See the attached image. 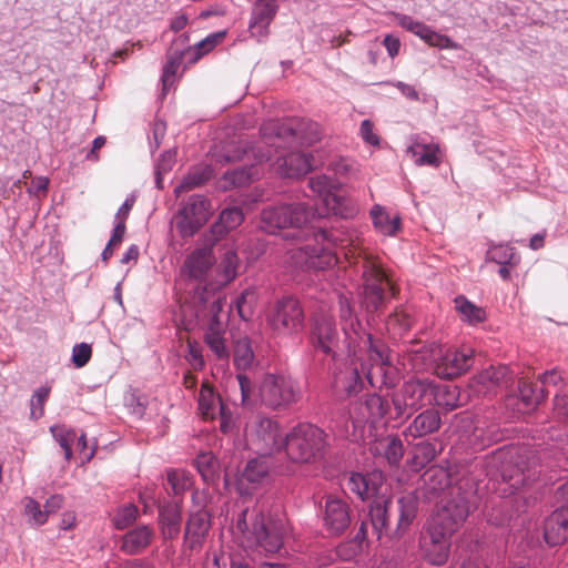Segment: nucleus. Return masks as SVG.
<instances>
[{
	"label": "nucleus",
	"instance_id": "62",
	"mask_svg": "<svg viewBox=\"0 0 568 568\" xmlns=\"http://www.w3.org/2000/svg\"><path fill=\"white\" fill-rule=\"evenodd\" d=\"M385 84H389L399 90V92L410 101H419V93L414 85L405 83L403 81H386Z\"/></svg>",
	"mask_w": 568,
	"mask_h": 568
},
{
	"label": "nucleus",
	"instance_id": "5",
	"mask_svg": "<svg viewBox=\"0 0 568 568\" xmlns=\"http://www.w3.org/2000/svg\"><path fill=\"white\" fill-rule=\"evenodd\" d=\"M336 241L333 232L320 229L314 233V244L291 250V262L298 270H327L337 262Z\"/></svg>",
	"mask_w": 568,
	"mask_h": 568
},
{
	"label": "nucleus",
	"instance_id": "13",
	"mask_svg": "<svg viewBox=\"0 0 568 568\" xmlns=\"http://www.w3.org/2000/svg\"><path fill=\"white\" fill-rule=\"evenodd\" d=\"M389 410V403L377 394L366 395L356 402L349 410V417L355 430H361L363 437L366 428L371 434L373 428L383 422Z\"/></svg>",
	"mask_w": 568,
	"mask_h": 568
},
{
	"label": "nucleus",
	"instance_id": "36",
	"mask_svg": "<svg viewBox=\"0 0 568 568\" xmlns=\"http://www.w3.org/2000/svg\"><path fill=\"white\" fill-rule=\"evenodd\" d=\"M243 220L244 214L242 209L237 206L226 207L220 213L219 220L211 226L212 235L215 240H219L229 231L241 225Z\"/></svg>",
	"mask_w": 568,
	"mask_h": 568
},
{
	"label": "nucleus",
	"instance_id": "11",
	"mask_svg": "<svg viewBox=\"0 0 568 568\" xmlns=\"http://www.w3.org/2000/svg\"><path fill=\"white\" fill-rule=\"evenodd\" d=\"M247 509L243 510L236 520V529L241 532L246 542L247 547L261 549L265 554H274L282 547V536L273 527H268L265 524L262 515L257 516L252 524V528L248 529L246 523Z\"/></svg>",
	"mask_w": 568,
	"mask_h": 568
},
{
	"label": "nucleus",
	"instance_id": "50",
	"mask_svg": "<svg viewBox=\"0 0 568 568\" xmlns=\"http://www.w3.org/2000/svg\"><path fill=\"white\" fill-rule=\"evenodd\" d=\"M50 388L41 386L34 390L30 400V417L34 420L41 418L44 414V404L49 398Z\"/></svg>",
	"mask_w": 568,
	"mask_h": 568
},
{
	"label": "nucleus",
	"instance_id": "25",
	"mask_svg": "<svg viewBox=\"0 0 568 568\" xmlns=\"http://www.w3.org/2000/svg\"><path fill=\"white\" fill-rule=\"evenodd\" d=\"M381 483V474L351 473L345 479L344 488L364 501L378 494Z\"/></svg>",
	"mask_w": 568,
	"mask_h": 568
},
{
	"label": "nucleus",
	"instance_id": "38",
	"mask_svg": "<svg viewBox=\"0 0 568 568\" xmlns=\"http://www.w3.org/2000/svg\"><path fill=\"white\" fill-rule=\"evenodd\" d=\"M213 174V170L207 164H200L192 168L182 179L181 183L175 186L174 193L180 196L182 192L189 191L203 185Z\"/></svg>",
	"mask_w": 568,
	"mask_h": 568
},
{
	"label": "nucleus",
	"instance_id": "26",
	"mask_svg": "<svg viewBox=\"0 0 568 568\" xmlns=\"http://www.w3.org/2000/svg\"><path fill=\"white\" fill-rule=\"evenodd\" d=\"M210 516L201 509L190 515L184 534V545L191 550L202 547L204 538L210 529Z\"/></svg>",
	"mask_w": 568,
	"mask_h": 568
},
{
	"label": "nucleus",
	"instance_id": "9",
	"mask_svg": "<svg viewBox=\"0 0 568 568\" xmlns=\"http://www.w3.org/2000/svg\"><path fill=\"white\" fill-rule=\"evenodd\" d=\"M313 216L312 207L305 202L283 203L262 211L261 227L268 233L284 229L300 230Z\"/></svg>",
	"mask_w": 568,
	"mask_h": 568
},
{
	"label": "nucleus",
	"instance_id": "51",
	"mask_svg": "<svg viewBox=\"0 0 568 568\" xmlns=\"http://www.w3.org/2000/svg\"><path fill=\"white\" fill-rule=\"evenodd\" d=\"M498 436L491 432H486L480 427H475L473 433L467 437V443L474 452L484 449L493 442L497 440Z\"/></svg>",
	"mask_w": 568,
	"mask_h": 568
},
{
	"label": "nucleus",
	"instance_id": "21",
	"mask_svg": "<svg viewBox=\"0 0 568 568\" xmlns=\"http://www.w3.org/2000/svg\"><path fill=\"white\" fill-rule=\"evenodd\" d=\"M223 307L221 297L212 302L211 311L214 312L204 333V342L219 359L229 358V349L225 341V325L217 318L216 313Z\"/></svg>",
	"mask_w": 568,
	"mask_h": 568
},
{
	"label": "nucleus",
	"instance_id": "63",
	"mask_svg": "<svg viewBox=\"0 0 568 568\" xmlns=\"http://www.w3.org/2000/svg\"><path fill=\"white\" fill-rule=\"evenodd\" d=\"M126 406L130 408L133 415L138 417H142L144 415L145 400L135 393H132L126 397Z\"/></svg>",
	"mask_w": 568,
	"mask_h": 568
},
{
	"label": "nucleus",
	"instance_id": "19",
	"mask_svg": "<svg viewBox=\"0 0 568 568\" xmlns=\"http://www.w3.org/2000/svg\"><path fill=\"white\" fill-rule=\"evenodd\" d=\"M363 278V305L367 312H375L384 302L383 285L386 282V275L379 266L365 263Z\"/></svg>",
	"mask_w": 568,
	"mask_h": 568
},
{
	"label": "nucleus",
	"instance_id": "52",
	"mask_svg": "<svg viewBox=\"0 0 568 568\" xmlns=\"http://www.w3.org/2000/svg\"><path fill=\"white\" fill-rule=\"evenodd\" d=\"M24 513L29 517L31 525L41 526L47 519V511L41 509V505L33 498L27 497L24 503Z\"/></svg>",
	"mask_w": 568,
	"mask_h": 568
},
{
	"label": "nucleus",
	"instance_id": "55",
	"mask_svg": "<svg viewBox=\"0 0 568 568\" xmlns=\"http://www.w3.org/2000/svg\"><path fill=\"white\" fill-rule=\"evenodd\" d=\"M168 483L175 495L185 490L190 485L186 474L179 469H171L168 471Z\"/></svg>",
	"mask_w": 568,
	"mask_h": 568
},
{
	"label": "nucleus",
	"instance_id": "58",
	"mask_svg": "<svg viewBox=\"0 0 568 568\" xmlns=\"http://www.w3.org/2000/svg\"><path fill=\"white\" fill-rule=\"evenodd\" d=\"M225 31H219L209 34L205 39L201 40L194 45V49L196 50L197 58L202 57L203 54L210 52L219 42L222 41V39L225 37Z\"/></svg>",
	"mask_w": 568,
	"mask_h": 568
},
{
	"label": "nucleus",
	"instance_id": "47",
	"mask_svg": "<svg viewBox=\"0 0 568 568\" xmlns=\"http://www.w3.org/2000/svg\"><path fill=\"white\" fill-rule=\"evenodd\" d=\"M50 432L53 438L63 449L65 460H70L72 457V443L77 438L75 432L64 425L51 426Z\"/></svg>",
	"mask_w": 568,
	"mask_h": 568
},
{
	"label": "nucleus",
	"instance_id": "61",
	"mask_svg": "<svg viewBox=\"0 0 568 568\" xmlns=\"http://www.w3.org/2000/svg\"><path fill=\"white\" fill-rule=\"evenodd\" d=\"M359 134L365 143L374 146L379 144V138L374 132V124L371 120L366 119L362 121L359 126Z\"/></svg>",
	"mask_w": 568,
	"mask_h": 568
},
{
	"label": "nucleus",
	"instance_id": "3",
	"mask_svg": "<svg viewBox=\"0 0 568 568\" xmlns=\"http://www.w3.org/2000/svg\"><path fill=\"white\" fill-rule=\"evenodd\" d=\"M263 145L266 144L263 142V135L261 134L258 141L240 140L231 150L221 155L224 162H252L250 166H241L225 172L223 175L225 187L243 186L258 179L260 170L257 165L272 160L271 152H264Z\"/></svg>",
	"mask_w": 568,
	"mask_h": 568
},
{
	"label": "nucleus",
	"instance_id": "31",
	"mask_svg": "<svg viewBox=\"0 0 568 568\" xmlns=\"http://www.w3.org/2000/svg\"><path fill=\"white\" fill-rule=\"evenodd\" d=\"M399 509V518L395 530L389 535L390 539H399L416 517L417 498L414 494H406L397 500Z\"/></svg>",
	"mask_w": 568,
	"mask_h": 568
},
{
	"label": "nucleus",
	"instance_id": "4",
	"mask_svg": "<svg viewBox=\"0 0 568 568\" xmlns=\"http://www.w3.org/2000/svg\"><path fill=\"white\" fill-rule=\"evenodd\" d=\"M284 443L292 463L311 464L324 456L326 434L316 425L300 423L285 434Z\"/></svg>",
	"mask_w": 568,
	"mask_h": 568
},
{
	"label": "nucleus",
	"instance_id": "33",
	"mask_svg": "<svg viewBox=\"0 0 568 568\" xmlns=\"http://www.w3.org/2000/svg\"><path fill=\"white\" fill-rule=\"evenodd\" d=\"M389 503L388 499L379 497L375 498L369 506V523L377 539H382L383 536H388L387 520Z\"/></svg>",
	"mask_w": 568,
	"mask_h": 568
},
{
	"label": "nucleus",
	"instance_id": "18",
	"mask_svg": "<svg viewBox=\"0 0 568 568\" xmlns=\"http://www.w3.org/2000/svg\"><path fill=\"white\" fill-rule=\"evenodd\" d=\"M474 364V349L463 345L446 349L436 362V374L442 378H454L467 372Z\"/></svg>",
	"mask_w": 568,
	"mask_h": 568
},
{
	"label": "nucleus",
	"instance_id": "2",
	"mask_svg": "<svg viewBox=\"0 0 568 568\" xmlns=\"http://www.w3.org/2000/svg\"><path fill=\"white\" fill-rule=\"evenodd\" d=\"M339 323L349 364L334 372V386L351 396L359 392L363 376L372 387H392L397 381L388 346L367 333L345 296H339Z\"/></svg>",
	"mask_w": 568,
	"mask_h": 568
},
{
	"label": "nucleus",
	"instance_id": "53",
	"mask_svg": "<svg viewBox=\"0 0 568 568\" xmlns=\"http://www.w3.org/2000/svg\"><path fill=\"white\" fill-rule=\"evenodd\" d=\"M518 389L521 399L527 405L538 404L544 397L542 388L538 387V385H532L526 381H519Z\"/></svg>",
	"mask_w": 568,
	"mask_h": 568
},
{
	"label": "nucleus",
	"instance_id": "20",
	"mask_svg": "<svg viewBox=\"0 0 568 568\" xmlns=\"http://www.w3.org/2000/svg\"><path fill=\"white\" fill-rule=\"evenodd\" d=\"M323 523L329 535H342L351 525L347 503L336 496H328L325 500Z\"/></svg>",
	"mask_w": 568,
	"mask_h": 568
},
{
	"label": "nucleus",
	"instance_id": "10",
	"mask_svg": "<svg viewBox=\"0 0 568 568\" xmlns=\"http://www.w3.org/2000/svg\"><path fill=\"white\" fill-rule=\"evenodd\" d=\"M435 382L428 378H410L406 381L398 394L393 397L397 417L409 416L413 412L433 404Z\"/></svg>",
	"mask_w": 568,
	"mask_h": 568
},
{
	"label": "nucleus",
	"instance_id": "46",
	"mask_svg": "<svg viewBox=\"0 0 568 568\" xmlns=\"http://www.w3.org/2000/svg\"><path fill=\"white\" fill-rule=\"evenodd\" d=\"M183 50H174L171 48L165 65L163 67V73L161 77L162 90L165 93L166 90L173 84L174 75L182 62Z\"/></svg>",
	"mask_w": 568,
	"mask_h": 568
},
{
	"label": "nucleus",
	"instance_id": "17",
	"mask_svg": "<svg viewBox=\"0 0 568 568\" xmlns=\"http://www.w3.org/2000/svg\"><path fill=\"white\" fill-rule=\"evenodd\" d=\"M276 143L278 141L275 140ZM284 142H280V146L263 145V151H270L272 158L276 155V172L284 178H300L305 175L313 169V163L308 153L303 151H291L281 153L280 149Z\"/></svg>",
	"mask_w": 568,
	"mask_h": 568
},
{
	"label": "nucleus",
	"instance_id": "30",
	"mask_svg": "<svg viewBox=\"0 0 568 568\" xmlns=\"http://www.w3.org/2000/svg\"><path fill=\"white\" fill-rule=\"evenodd\" d=\"M213 257L209 248L194 250L184 261L182 273L190 278L203 280L212 266Z\"/></svg>",
	"mask_w": 568,
	"mask_h": 568
},
{
	"label": "nucleus",
	"instance_id": "8",
	"mask_svg": "<svg viewBox=\"0 0 568 568\" xmlns=\"http://www.w3.org/2000/svg\"><path fill=\"white\" fill-rule=\"evenodd\" d=\"M245 438L251 449L260 455H272L284 449L285 434L280 423L268 416L257 414L245 426Z\"/></svg>",
	"mask_w": 568,
	"mask_h": 568
},
{
	"label": "nucleus",
	"instance_id": "42",
	"mask_svg": "<svg viewBox=\"0 0 568 568\" xmlns=\"http://www.w3.org/2000/svg\"><path fill=\"white\" fill-rule=\"evenodd\" d=\"M433 403L446 410H453L462 405L459 389L453 385H437Z\"/></svg>",
	"mask_w": 568,
	"mask_h": 568
},
{
	"label": "nucleus",
	"instance_id": "64",
	"mask_svg": "<svg viewBox=\"0 0 568 568\" xmlns=\"http://www.w3.org/2000/svg\"><path fill=\"white\" fill-rule=\"evenodd\" d=\"M236 378L241 390L242 404L247 405L251 402L252 383L244 374H237Z\"/></svg>",
	"mask_w": 568,
	"mask_h": 568
},
{
	"label": "nucleus",
	"instance_id": "41",
	"mask_svg": "<svg viewBox=\"0 0 568 568\" xmlns=\"http://www.w3.org/2000/svg\"><path fill=\"white\" fill-rule=\"evenodd\" d=\"M233 362L237 369H250L255 362L251 339L247 336L240 337L234 345Z\"/></svg>",
	"mask_w": 568,
	"mask_h": 568
},
{
	"label": "nucleus",
	"instance_id": "49",
	"mask_svg": "<svg viewBox=\"0 0 568 568\" xmlns=\"http://www.w3.org/2000/svg\"><path fill=\"white\" fill-rule=\"evenodd\" d=\"M194 466L205 481L213 480L217 469V463L211 453H201L194 459Z\"/></svg>",
	"mask_w": 568,
	"mask_h": 568
},
{
	"label": "nucleus",
	"instance_id": "54",
	"mask_svg": "<svg viewBox=\"0 0 568 568\" xmlns=\"http://www.w3.org/2000/svg\"><path fill=\"white\" fill-rule=\"evenodd\" d=\"M174 162H175V151H173V150H168L160 155V158L155 164V183H156L158 187H161V181H162L161 175L169 172L172 169Z\"/></svg>",
	"mask_w": 568,
	"mask_h": 568
},
{
	"label": "nucleus",
	"instance_id": "16",
	"mask_svg": "<svg viewBox=\"0 0 568 568\" xmlns=\"http://www.w3.org/2000/svg\"><path fill=\"white\" fill-rule=\"evenodd\" d=\"M453 535L428 523L420 538V551L425 560L434 566L445 565L449 557Z\"/></svg>",
	"mask_w": 568,
	"mask_h": 568
},
{
	"label": "nucleus",
	"instance_id": "15",
	"mask_svg": "<svg viewBox=\"0 0 568 568\" xmlns=\"http://www.w3.org/2000/svg\"><path fill=\"white\" fill-rule=\"evenodd\" d=\"M267 321L278 334L297 333L304 326V311L297 298L283 296L275 302Z\"/></svg>",
	"mask_w": 568,
	"mask_h": 568
},
{
	"label": "nucleus",
	"instance_id": "23",
	"mask_svg": "<svg viewBox=\"0 0 568 568\" xmlns=\"http://www.w3.org/2000/svg\"><path fill=\"white\" fill-rule=\"evenodd\" d=\"M542 537L549 547L568 541V506L555 509L544 519Z\"/></svg>",
	"mask_w": 568,
	"mask_h": 568
},
{
	"label": "nucleus",
	"instance_id": "7",
	"mask_svg": "<svg viewBox=\"0 0 568 568\" xmlns=\"http://www.w3.org/2000/svg\"><path fill=\"white\" fill-rule=\"evenodd\" d=\"M260 133L263 142L271 146H280L278 142H296L311 145L320 140V124L305 119L270 120L262 124Z\"/></svg>",
	"mask_w": 568,
	"mask_h": 568
},
{
	"label": "nucleus",
	"instance_id": "32",
	"mask_svg": "<svg viewBox=\"0 0 568 568\" xmlns=\"http://www.w3.org/2000/svg\"><path fill=\"white\" fill-rule=\"evenodd\" d=\"M270 455H261L260 457L247 460L242 473L244 480L250 484H264L270 480L273 464Z\"/></svg>",
	"mask_w": 568,
	"mask_h": 568
},
{
	"label": "nucleus",
	"instance_id": "57",
	"mask_svg": "<svg viewBox=\"0 0 568 568\" xmlns=\"http://www.w3.org/2000/svg\"><path fill=\"white\" fill-rule=\"evenodd\" d=\"M185 358L196 371H201L204 367L205 363L202 355V348L195 341H187V353Z\"/></svg>",
	"mask_w": 568,
	"mask_h": 568
},
{
	"label": "nucleus",
	"instance_id": "24",
	"mask_svg": "<svg viewBox=\"0 0 568 568\" xmlns=\"http://www.w3.org/2000/svg\"><path fill=\"white\" fill-rule=\"evenodd\" d=\"M513 381V374L505 365L490 366L480 372L471 383L478 393L484 395L494 394L496 388L508 387Z\"/></svg>",
	"mask_w": 568,
	"mask_h": 568
},
{
	"label": "nucleus",
	"instance_id": "1",
	"mask_svg": "<svg viewBox=\"0 0 568 568\" xmlns=\"http://www.w3.org/2000/svg\"><path fill=\"white\" fill-rule=\"evenodd\" d=\"M503 457L504 454L498 453L486 463L475 458L469 468H463L457 474L442 468L427 470L423 478L425 483H428L429 490H444L428 523L455 534L466 521L471 508L476 507L480 485V479L476 474H481L484 467L486 476H488L486 487L494 490L501 499L520 495L524 488L530 486L541 471L529 465L513 464V458L505 460ZM508 504V500H504L499 505L500 511L493 509L491 513H488V521L498 527L510 521L514 515L520 511V507L517 506L516 510H509Z\"/></svg>",
	"mask_w": 568,
	"mask_h": 568
},
{
	"label": "nucleus",
	"instance_id": "48",
	"mask_svg": "<svg viewBox=\"0 0 568 568\" xmlns=\"http://www.w3.org/2000/svg\"><path fill=\"white\" fill-rule=\"evenodd\" d=\"M138 516V507L133 504H125L116 509L112 523L116 529H124L131 526L136 520Z\"/></svg>",
	"mask_w": 568,
	"mask_h": 568
},
{
	"label": "nucleus",
	"instance_id": "43",
	"mask_svg": "<svg viewBox=\"0 0 568 568\" xmlns=\"http://www.w3.org/2000/svg\"><path fill=\"white\" fill-rule=\"evenodd\" d=\"M375 449L383 453L385 459L389 465L396 466L399 464L403 457V443L398 437L387 436L379 439L375 446Z\"/></svg>",
	"mask_w": 568,
	"mask_h": 568
},
{
	"label": "nucleus",
	"instance_id": "22",
	"mask_svg": "<svg viewBox=\"0 0 568 568\" xmlns=\"http://www.w3.org/2000/svg\"><path fill=\"white\" fill-rule=\"evenodd\" d=\"M308 185L322 200L327 212L343 215V197L337 193L339 183L336 179L325 174L315 175L308 180Z\"/></svg>",
	"mask_w": 568,
	"mask_h": 568
},
{
	"label": "nucleus",
	"instance_id": "60",
	"mask_svg": "<svg viewBox=\"0 0 568 568\" xmlns=\"http://www.w3.org/2000/svg\"><path fill=\"white\" fill-rule=\"evenodd\" d=\"M412 325V318L403 313V312H396L388 316L386 321V326L388 329L395 328L398 326L399 331H407Z\"/></svg>",
	"mask_w": 568,
	"mask_h": 568
},
{
	"label": "nucleus",
	"instance_id": "34",
	"mask_svg": "<svg viewBox=\"0 0 568 568\" xmlns=\"http://www.w3.org/2000/svg\"><path fill=\"white\" fill-rule=\"evenodd\" d=\"M440 426V416L435 409H426L417 415L408 426V433L414 438L424 437L438 430Z\"/></svg>",
	"mask_w": 568,
	"mask_h": 568
},
{
	"label": "nucleus",
	"instance_id": "6",
	"mask_svg": "<svg viewBox=\"0 0 568 568\" xmlns=\"http://www.w3.org/2000/svg\"><path fill=\"white\" fill-rule=\"evenodd\" d=\"M260 402L272 410H285L302 398V388L287 373H265L258 381Z\"/></svg>",
	"mask_w": 568,
	"mask_h": 568
},
{
	"label": "nucleus",
	"instance_id": "45",
	"mask_svg": "<svg viewBox=\"0 0 568 568\" xmlns=\"http://www.w3.org/2000/svg\"><path fill=\"white\" fill-rule=\"evenodd\" d=\"M257 302V293L255 288H245L235 300L232 308H235L239 316L243 321H250L254 314V307Z\"/></svg>",
	"mask_w": 568,
	"mask_h": 568
},
{
	"label": "nucleus",
	"instance_id": "44",
	"mask_svg": "<svg viewBox=\"0 0 568 568\" xmlns=\"http://www.w3.org/2000/svg\"><path fill=\"white\" fill-rule=\"evenodd\" d=\"M486 260L499 265H517L520 258L514 247L507 244H491L487 250Z\"/></svg>",
	"mask_w": 568,
	"mask_h": 568
},
{
	"label": "nucleus",
	"instance_id": "27",
	"mask_svg": "<svg viewBox=\"0 0 568 568\" xmlns=\"http://www.w3.org/2000/svg\"><path fill=\"white\" fill-rule=\"evenodd\" d=\"M154 537V530L149 525H140L126 531L120 544V549L126 555H138L146 549Z\"/></svg>",
	"mask_w": 568,
	"mask_h": 568
},
{
	"label": "nucleus",
	"instance_id": "59",
	"mask_svg": "<svg viewBox=\"0 0 568 568\" xmlns=\"http://www.w3.org/2000/svg\"><path fill=\"white\" fill-rule=\"evenodd\" d=\"M91 357V346L87 343H80L73 346L72 362L75 367H83Z\"/></svg>",
	"mask_w": 568,
	"mask_h": 568
},
{
	"label": "nucleus",
	"instance_id": "12",
	"mask_svg": "<svg viewBox=\"0 0 568 568\" xmlns=\"http://www.w3.org/2000/svg\"><path fill=\"white\" fill-rule=\"evenodd\" d=\"M311 342L315 349L331 356L334 362L342 357L347 358L344 338L341 341L334 323L328 314H316L311 333Z\"/></svg>",
	"mask_w": 568,
	"mask_h": 568
},
{
	"label": "nucleus",
	"instance_id": "28",
	"mask_svg": "<svg viewBox=\"0 0 568 568\" xmlns=\"http://www.w3.org/2000/svg\"><path fill=\"white\" fill-rule=\"evenodd\" d=\"M406 152L418 166H438L440 164L438 144L427 142L422 136H416L414 142L407 148Z\"/></svg>",
	"mask_w": 568,
	"mask_h": 568
},
{
	"label": "nucleus",
	"instance_id": "35",
	"mask_svg": "<svg viewBox=\"0 0 568 568\" xmlns=\"http://www.w3.org/2000/svg\"><path fill=\"white\" fill-rule=\"evenodd\" d=\"M197 403L199 410L205 419L217 418V414L223 412V407L225 406L221 397L215 394L214 389L207 384L202 385Z\"/></svg>",
	"mask_w": 568,
	"mask_h": 568
},
{
	"label": "nucleus",
	"instance_id": "37",
	"mask_svg": "<svg viewBox=\"0 0 568 568\" xmlns=\"http://www.w3.org/2000/svg\"><path fill=\"white\" fill-rule=\"evenodd\" d=\"M371 217L374 227L383 235L394 236L400 226L399 215L390 216L382 205L371 209Z\"/></svg>",
	"mask_w": 568,
	"mask_h": 568
},
{
	"label": "nucleus",
	"instance_id": "39",
	"mask_svg": "<svg viewBox=\"0 0 568 568\" xmlns=\"http://www.w3.org/2000/svg\"><path fill=\"white\" fill-rule=\"evenodd\" d=\"M454 303L462 321L469 325H477L486 320L485 310L471 303L464 295L455 297Z\"/></svg>",
	"mask_w": 568,
	"mask_h": 568
},
{
	"label": "nucleus",
	"instance_id": "56",
	"mask_svg": "<svg viewBox=\"0 0 568 568\" xmlns=\"http://www.w3.org/2000/svg\"><path fill=\"white\" fill-rule=\"evenodd\" d=\"M396 22L398 26H400L403 29L414 33L417 37H420L423 31H426V24L413 19L410 16L404 14V13H396L395 14Z\"/></svg>",
	"mask_w": 568,
	"mask_h": 568
},
{
	"label": "nucleus",
	"instance_id": "29",
	"mask_svg": "<svg viewBox=\"0 0 568 568\" xmlns=\"http://www.w3.org/2000/svg\"><path fill=\"white\" fill-rule=\"evenodd\" d=\"M181 508L176 503L166 501L159 507V524L164 539H174L180 534Z\"/></svg>",
	"mask_w": 568,
	"mask_h": 568
},
{
	"label": "nucleus",
	"instance_id": "14",
	"mask_svg": "<svg viewBox=\"0 0 568 568\" xmlns=\"http://www.w3.org/2000/svg\"><path fill=\"white\" fill-rule=\"evenodd\" d=\"M210 201L200 194L191 195L182 203L175 216V225L182 237L193 236L210 219Z\"/></svg>",
	"mask_w": 568,
	"mask_h": 568
},
{
	"label": "nucleus",
	"instance_id": "40",
	"mask_svg": "<svg viewBox=\"0 0 568 568\" xmlns=\"http://www.w3.org/2000/svg\"><path fill=\"white\" fill-rule=\"evenodd\" d=\"M239 257L235 251L226 250L217 266L216 284L224 286L232 282L237 275Z\"/></svg>",
	"mask_w": 568,
	"mask_h": 568
}]
</instances>
